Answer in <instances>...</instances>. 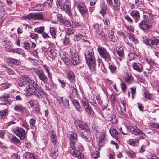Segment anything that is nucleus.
Masks as SVG:
<instances>
[{"label":"nucleus","instance_id":"1","mask_svg":"<svg viewBox=\"0 0 159 159\" xmlns=\"http://www.w3.org/2000/svg\"><path fill=\"white\" fill-rule=\"evenodd\" d=\"M68 138L70 141V151L74 157L79 159H82L83 156L81 153L77 150L76 143L78 141L77 135L75 132H70L67 134Z\"/></svg>","mask_w":159,"mask_h":159},{"label":"nucleus","instance_id":"2","mask_svg":"<svg viewBox=\"0 0 159 159\" xmlns=\"http://www.w3.org/2000/svg\"><path fill=\"white\" fill-rule=\"evenodd\" d=\"M86 62L89 69L91 71H94L95 69V60L94 53L92 49H87L84 52Z\"/></svg>","mask_w":159,"mask_h":159},{"label":"nucleus","instance_id":"3","mask_svg":"<svg viewBox=\"0 0 159 159\" xmlns=\"http://www.w3.org/2000/svg\"><path fill=\"white\" fill-rule=\"evenodd\" d=\"M51 142L53 143L54 147L52 148L51 150L52 156L54 159L55 157H57L58 155V151L57 147V136L55 134L52 133L51 134Z\"/></svg>","mask_w":159,"mask_h":159},{"label":"nucleus","instance_id":"4","mask_svg":"<svg viewBox=\"0 0 159 159\" xmlns=\"http://www.w3.org/2000/svg\"><path fill=\"white\" fill-rule=\"evenodd\" d=\"M97 51L100 55L106 61H108L111 60V58L110 55L105 48L99 46L97 48Z\"/></svg>","mask_w":159,"mask_h":159},{"label":"nucleus","instance_id":"5","mask_svg":"<svg viewBox=\"0 0 159 159\" xmlns=\"http://www.w3.org/2000/svg\"><path fill=\"white\" fill-rule=\"evenodd\" d=\"M22 18L23 20H24L27 19L44 20L43 16L40 13H30L27 15L23 16Z\"/></svg>","mask_w":159,"mask_h":159},{"label":"nucleus","instance_id":"6","mask_svg":"<svg viewBox=\"0 0 159 159\" xmlns=\"http://www.w3.org/2000/svg\"><path fill=\"white\" fill-rule=\"evenodd\" d=\"M75 124L77 128L78 127L81 130L87 131V134L90 133L89 129L86 123L83 122L80 120H75Z\"/></svg>","mask_w":159,"mask_h":159},{"label":"nucleus","instance_id":"7","mask_svg":"<svg viewBox=\"0 0 159 159\" xmlns=\"http://www.w3.org/2000/svg\"><path fill=\"white\" fill-rule=\"evenodd\" d=\"M70 52L72 64L74 65H77L80 62L79 57L78 54L76 52V51L73 48L70 49Z\"/></svg>","mask_w":159,"mask_h":159},{"label":"nucleus","instance_id":"8","mask_svg":"<svg viewBox=\"0 0 159 159\" xmlns=\"http://www.w3.org/2000/svg\"><path fill=\"white\" fill-rule=\"evenodd\" d=\"M14 133L21 140L24 139L26 136V133L22 128L17 127L14 131Z\"/></svg>","mask_w":159,"mask_h":159},{"label":"nucleus","instance_id":"9","mask_svg":"<svg viewBox=\"0 0 159 159\" xmlns=\"http://www.w3.org/2000/svg\"><path fill=\"white\" fill-rule=\"evenodd\" d=\"M152 24L151 21H142L139 24V26L143 30L146 31L150 29L152 27Z\"/></svg>","mask_w":159,"mask_h":159},{"label":"nucleus","instance_id":"10","mask_svg":"<svg viewBox=\"0 0 159 159\" xmlns=\"http://www.w3.org/2000/svg\"><path fill=\"white\" fill-rule=\"evenodd\" d=\"M30 79L27 76L22 75L18 82V84L20 87L24 86L26 87L28 84H30Z\"/></svg>","mask_w":159,"mask_h":159},{"label":"nucleus","instance_id":"11","mask_svg":"<svg viewBox=\"0 0 159 159\" xmlns=\"http://www.w3.org/2000/svg\"><path fill=\"white\" fill-rule=\"evenodd\" d=\"M75 5L79 11L82 15H85L88 12V9L83 2H75Z\"/></svg>","mask_w":159,"mask_h":159},{"label":"nucleus","instance_id":"12","mask_svg":"<svg viewBox=\"0 0 159 159\" xmlns=\"http://www.w3.org/2000/svg\"><path fill=\"white\" fill-rule=\"evenodd\" d=\"M132 133L135 135H140L139 138L143 139L145 136L144 133L143 132L136 126L132 127L131 129Z\"/></svg>","mask_w":159,"mask_h":159},{"label":"nucleus","instance_id":"13","mask_svg":"<svg viewBox=\"0 0 159 159\" xmlns=\"http://www.w3.org/2000/svg\"><path fill=\"white\" fill-rule=\"evenodd\" d=\"M39 78L44 83H46L48 79L44 72L41 70H36L35 71Z\"/></svg>","mask_w":159,"mask_h":159},{"label":"nucleus","instance_id":"14","mask_svg":"<svg viewBox=\"0 0 159 159\" xmlns=\"http://www.w3.org/2000/svg\"><path fill=\"white\" fill-rule=\"evenodd\" d=\"M107 3L114 10L119 9L120 7V0H111Z\"/></svg>","mask_w":159,"mask_h":159},{"label":"nucleus","instance_id":"15","mask_svg":"<svg viewBox=\"0 0 159 159\" xmlns=\"http://www.w3.org/2000/svg\"><path fill=\"white\" fill-rule=\"evenodd\" d=\"M27 86H26V88L24 89L25 92V95L26 96H30L33 95L34 91L36 89L33 86H31V84H28Z\"/></svg>","mask_w":159,"mask_h":159},{"label":"nucleus","instance_id":"16","mask_svg":"<svg viewBox=\"0 0 159 159\" xmlns=\"http://www.w3.org/2000/svg\"><path fill=\"white\" fill-rule=\"evenodd\" d=\"M130 15L136 23H137L139 21L140 16L139 12L137 10H132L130 12Z\"/></svg>","mask_w":159,"mask_h":159},{"label":"nucleus","instance_id":"17","mask_svg":"<svg viewBox=\"0 0 159 159\" xmlns=\"http://www.w3.org/2000/svg\"><path fill=\"white\" fill-rule=\"evenodd\" d=\"M116 52L119 56L118 57L117 59L119 60L120 61H121L122 59L124 58V50L123 48H119L116 47Z\"/></svg>","mask_w":159,"mask_h":159},{"label":"nucleus","instance_id":"18","mask_svg":"<svg viewBox=\"0 0 159 159\" xmlns=\"http://www.w3.org/2000/svg\"><path fill=\"white\" fill-rule=\"evenodd\" d=\"M9 96L6 93L4 94L2 96L0 97V99L1 101L4 102L2 103L6 105H10L11 102V101L9 99Z\"/></svg>","mask_w":159,"mask_h":159},{"label":"nucleus","instance_id":"19","mask_svg":"<svg viewBox=\"0 0 159 159\" xmlns=\"http://www.w3.org/2000/svg\"><path fill=\"white\" fill-rule=\"evenodd\" d=\"M62 8L67 13L70 18H72V16L70 12V5L69 3L66 2L64 3Z\"/></svg>","mask_w":159,"mask_h":159},{"label":"nucleus","instance_id":"20","mask_svg":"<svg viewBox=\"0 0 159 159\" xmlns=\"http://www.w3.org/2000/svg\"><path fill=\"white\" fill-rule=\"evenodd\" d=\"M145 43L149 45L153 44L159 45V40L156 37H153L149 40L147 39Z\"/></svg>","mask_w":159,"mask_h":159},{"label":"nucleus","instance_id":"21","mask_svg":"<svg viewBox=\"0 0 159 159\" xmlns=\"http://www.w3.org/2000/svg\"><path fill=\"white\" fill-rule=\"evenodd\" d=\"M125 80L128 84H132L134 81V79L130 73H127L125 78Z\"/></svg>","mask_w":159,"mask_h":159},{"label":"nucleus","instance_id":"22","mask_svg":"<svg viewBox=\"0 0 159 159\" xmlns=\"http://www.w3.org/2000/svg\"><path fill=\"white\" fill-rule=\"evenodd\" d=\"M67 76V78L71 83H73L75 81V75L73 72L70 71H68L66 73Z\"/></svg>","mask_w":159,"mask_h":159},{"label":"nucleus","instance_id":"23","mask_svg":"<svg viewBox=\"0 0 159 159\" xmlns=\"http://www.w3.org/2000/svg\"><path fill=\"white\" fill-rule=\"evenodd\" d=\"M139 141L137 138L131 139L128 141V143L133 146H136L139 145Z\"/></svg>","mask_w":159,"mask_h":159},{"label":"nucleus","instance_id":"24","mask_svg":"<svg viewBox=\"0 0 159 159\" xmlns=\"http://www.w3.org/2000/svg\"><path fill=\"white\" fill-rule=\"evenodd\" d=\"M44 8V5L41 4L36 5L33 7L34 10L37 11H41L43 10Z\"/></svg>","mask_w":159,"mask_h":159},{"label":"nucleus","instance_id":"25","mask_svg":"<svg viewBox=\"0 0 159 159\" xmlns=\"http://www.w3.org/2000/svg\"><path fill=\"white\" fill-rule=\"evenodd\" d=\"M81 102L82 105L84 109L90 106L89 105L88 100L86 98L84 97H83L81 99Z\"/></svg>","mask_w":159,"mask_h":159},{"label":"nucleus","instance_id":"26","mask_svg":"<svg viewBox=\"0 0 159 159\" xmlns=\"http://www.w3.org/2000/svg\"><path fill=\"white\" fill-rule=\"evenodd\" d=\"M73 103L75 107L76 110L79 111H81L82 109L80 106V105L78 101L76 100H74L73 101Z\"/></svg>","mask_w":159,"mask_h":159},{"label":"nucleus","instance_id":"27","mask_svg":"<svg viewBox=\"0 0 159 159\" xmlns=\"http://www.w3.org/2000/svg\"><path fill=\"white\" fill-rule=\"evenodd\" d=\"M133 67L134 69L139 72L142 71V69L143 68L141 65H139V66H138L135 63H134L133 64Z\"/></svg>","mask_w":159,"mask_h":159},{"label":"nucleus","instance_id":"28","mask_svg":"<svg viewBox=\"0 0 159 159\" xmlns=\"http://www.w3.org/2000/svg\"><path fill=\"white\" fill-rule=\"evenodd\" d=\"M11 141L15 144L20 145L22 143V142L15 136H14L11 139Z\"/></svg>","mask_w":159,"mask_h":159},{"label":"nucleus","instance_id":"29","mask_svg":"<svg viewBox=\"0 0 159 159\" xmlns=\"http://www.w3.org/2000/svg\"><path fill=\"white\" fill-rule=\"evenodd\" d=\"M126 153L128 157L131 158H134L136 157L135 153L132 150H126Z\"/></svg>","mask_w":159,"mask_h":159},{"label":"nucleus","instance_id":"30","mask_svg":"<svg viewBox=\"0 0 159 159\" xmlns=\"http://www.w3.org/2000/svg\"><path fill=\"white\" fill-rule=\"evenodd\" d=\"M36 120L35 119L32 118L29 121V124L30 127L32 129H34L36 128L35 126Z\"/></svg>","mask_w":159,"mask_h":159},{"label":"nucleus","instance_id":"31","mask_svg":"<svg viewBox=\"0 0 159 159\" xmlns=\"http://www.w3.org/2000/svg\"><path fill=\"white\" fill-rule=\"evenodd\" d=\"M47 53L49 56L52 59L56 57V54L52 49H51Z\"/></svg>","mask_w":159,"mask_h":159},{"label":"nucleus","instance_id":"32","mask_svg":"<svg viewBox=\"0 0 159 159\" xmlns=\"http://www.w3.org/2000/svg\"><path fill=\"white\" fill-rule=\"evenodd\" d=\"M110 132L111 136L113 137H116L118 135V132L117 131L115 128H111L110 129Z\"/></svg>","mask_w":159,"mask_h":159},{"label":"nucleus","instance_id":"33","mask_svg":"<svg viewBox=\"0 0 159 159\" xmlns=\"http://www.w3.org/2000/svg\"><path fill=\"white\" fill-rule=\"evenodd\" d=\"M57 17L58 22L60 23L64 24L65 22V19L62 16L61 14H57Z\"/></svg>","mask_w":159,"mask_h":159},{"label":"nucleus","instance_id":"34","mask_svg":"<svg viewBox=\"0 0 159 159\" xmlns=\"http://www.w3.org/2000/svg\"><path fill=\"white\" fill-rule=\"evenodd\" d=\"M8 113L7 109H5L0 111V119H3L5 116L7 115Z\"/></svg>","mask_w":159,"mask_h":159},{"label":"nucleus","instance_id":"35","mask_svg":"<svg viewBox=\"0 0 159 159\" xmlns=\"http://www.w3.org/2000/svg\"><path fill=\"white\" fill-rule=\"evenodd\" d=\"M8 63H13L16 65H19L20 62V61L18 60L13 59L11 58H9L7 60Z\"/></svg>","mask_w":159,"mask_h":159},{"label":"nucleus","instance_id":"36","mask_svg":"<svg viewBox=\"0 0 159 159\" xmlns=\"http://www.w3.org/2000/svg\"><path fill=\"white\" fill-rule=\"evenodd\" d=\"M118 129L124 135L127 134L128 132V128L126 126H124L123 129L121 127L120 128Z\"/></svg>","mask_w":159,"mask_h":159},{"label":"nucleus","instance_id":"37","mask_svg":"<svg viewBox=\"0 0 159 159\" xmlns=\"http://www.w3.org/2000/svg\"><path fill=\"white\" fill-rule=\"evenodd\" d=\"M128 36L130 40L133 42L134 43H138V40L135 38L132 34L129 33Z\"/></svg>","mask_w":159,"mask_h":159},{"label":"nucleus","instance_id":"38","mask_svg":"<svg viewBox=\"0 0 159 159\" xmlns=\"http://www.w3.org/2000/svg\"><path fill=\"white\" fill-rule=\"evenodd\" d=\"M84 109L88 114L90 116H92L93 115L94 112L90 106L85 108Z\"/></svg>","mask_w":159,"mask_h":159},{"label":"nucleus","instance_id":"39","mask_svg":"<svg viewBox=\"0 0 159 159\" xmlns=\"http://www.w3.org/2000/svg\"><path fill=\"white\" fill-rule=\"evenodd\" d=\"M120 85L122 90L124 93H125L126 92L127 89V86L126 84L124 82L122 81Z\"/></svg>","mask_w":159,"mask_h":159},{"label":"nucleus","instance_id":"40","mask_svg":"<svg viewBox=\"0 0 159 159\" xmlns=\"http://www.w3.org/2000/svg\"><path fill=\"white\" fill-rule=\"evenodd\" d=\"M75 31V30L71 28H67L66 31V35L69 36V35L73 34Z\"/></svg>","mask_w":159,"mask_h":159},{"label":"nucleus","instance_id":"41","mask_svg":"<svg viewBox=\"0 0 159 159\" xmlns=\"http://www.w3.org/2000/svg\"><path fill=\"white\" fill-rule=\"evenodd\" d=\"M70 25L73 28H79L81 27L80 23L76 21H72V23H70Z\"/></svg>","mask_w":159,"mask_h":159},{"label":"nucleus","instance_id":"42","mask_svg":"<svg viewBox=\"0 0 159 159\" xmlns=\"http://www.w3.org/2000/svg\"><path fill=\"white\" fill-rule=\"evenodd\" d=\"M146 157L148 159H159V158L157 157L155 155L150 153H148Z\"/></svg>","mask_w":159,"mask_h":159},{"label":"nucleus","instance_id":"43","mask_svg":"<svg viewBox=\"0 0 159 159\" xmlns=\"http://www.w3.org/2000/svg\"><path fill=\"white\" fill-rule=\"evenodd\" d=\"M109 64V68L111 72L112 73H114L116 71V68L115 66L111 64Z\"/></svg>","mask_w":159,"mask_h":159},{"label":"nucleus","instance_id":"44","mask_svg":"<svg viewBox=\"0 0 159 159\" xmlns=\"http://www.w3.org/2000/svg\"><path fill=\"white\" fill-rule=\"evenodd\" d=\"M44 27L43 26L35 29V31L39 34L42 33L44 32Z\"/></svg>","mask_w":159,"mask_h":159},{"label":"nucleus","instance_id":"45","mask_svg":"<svg viewBox=\"0 0 159 159\" xmlns=\"http://www.w3.org/2000/svg\"><path fill=\"white\" fill-rule=\"evenodd\" d=\"M24 109V107L21 105H16L14 109L16 111H19L23 110Z\"/></svg>","mask_w":159,"mask_h":159},{"label":"nucleus","instance_id":"46","mask_svg":"<svg viewBox=\"0 0 159 159\" xmlns=\"http://www.w3.org/2000/svg\"><path fill=\"white\" fill-rule=\"evenodd\" d=\"M50 32L52 38L54 39H55L56 38V33L55 31L54 28L53 27L50 28Z\"/></svg>","mask_w":159,"mask_h":159},{"label":"nucleus","instance_id":"47","mask_svg":"<svg viewBox=\"0 0 159 159\" xmlns=\"http://www.w3.org/2000/svg\"><path fill=\"white\" fill-rule=\"evenodd\" d=\"M70 41L69 39V36L66 35L64 39L63 43L65 46H67L69 44Z\"/></svg>","mask_w":159,"mask_h":159},{"label":"nucleus","instance_id":"48","mask_svg":"<svg viewBox=\"0 0 159 159\" xmlns=\"http://www.w3.org/2000/svg\"><path fill=\"white\" fill-rule=\"evenodd\" d=\"M53 2V0H48L46 1L45 4L46 6L48 8H51L52 6V4Z\"/></svg>","mask_w":159,"mask_h":159},{"label":"nucleus","instance_id":"49","mask_svg":"<svg viewBox=\"0 0 159 159\" xmlns=\"http://www.w3.org/2000/svg\"><path fill=\"white\" fill-rule=\"evenodd\" d=\"M33 156V154L29 152H26L25 155V159H29L32 158Z\"/></svg>","mask_w":159,"mask_h":159},{"label":"nucleus","instance_id":"50","mask_svg":"<svg viewBox=\"0 0 159 159\" xmlns=\"http://www.w3.org/2000/svg\"><path fill=\"white\" fill-rule=\"evenodd\" d=\"M33 95H35L39 98H41L42 97V94L39 93V91L36 90V89L34 91Z\"/></svg>","mask_w":159,"mask_h":159},{"label":"nucleus","instance_id":"51","mask_svg":"<svg viewBox=\"0 0 159 159\" xmlns=\"http://www.w3.org/2000/svg\"><path fill=\"white\" fill-rule=\"evenodd\" d=\"M99 156V151H96L94 152L92 154V157L93 158L96 159Z\"/></svg>","mask_w":159,"mask_h":159},{"label":"nucleus","instance_id":"52","mask_svg":"<svg viewBox=\"0 0 159 159\" xmlns=\"http://www.w3.org/2000/svg\"><path fill=\"white\" fill-rule=\"evenodd\" d=\"M102 8L100 11V13L102 15H103L105 14L106 13V7L105 6V5H103L102 6Z\"/></svg>","mask_w":159,"mask_h":159},{"label":"nucleus","instance_id":"53","mask_svg":"<svg viewBox=\"0 0 159 159\" xmlns=\"http://www.w3.org/2000/svg\"><path fill=\"white\" fill-rule=\"evenodd\" d=\"M125 18L129 23H132L133 22V20L128 15H125Z\"/></svg>","mask_w":159,"mask_h":159},{"label":"nucleus","instance_id":"54","mask_svg":"<svg viewBox=\"0 0 159 159\" xmlns=\"http://www.w3.org/2000/svg\"><path fill=\"white\" fill-rule=\"evenodd\" d=\"M136 87H134L130 88L131 92L132 93V97L133 99L134 98L136 93Z\"/></svg>","mask_w":159,"mask_h":159},{"label":"nucleus","instance_id":"55","mask_svg":"<svg viewBox=\"0 0 159 159\" xmlns=\"http://www.w3.org/2000/svg\"><path fill=\"white\" fill-rule=\"evenodd\" d=\"M93 28L95 33H98L100 30H99V27L98 24H94L93 26Z\"/></svg>","mask_w":159,"mask_h":159},{"label":"nucleus","instance_id":"56","mask_svg":"<svg viewBox=\"0 0 159 159\" xmlns=\"http://www.w3.org/2000/svg\"><path fill=\"white\" fill-rule=\"evenodd\" d=\"M85 35V34H81L80 33H79L78 34L76 35L75 36V37L74 38V39H75V41H78L81 39L80 36H84Z\"/></svg>","mask_w":159,"mask_h":159},{"label":"nucleus","instance_id":"57","mask_svg":"<svg viewBox=\"0 0 159 159\" xmlns=\"http://www.w3.org/2000/svg\"><path fill=\"white\" fill-rule=\"evenodd\" d=\"M102 38H105L106 37V35L105 34L103 31L101 30L98 32V33H97Z\"/></svg>","mask_w":159,"mask_h":159},{"label":"nucleus","instance_id":"58","mask_svg":"<svg viewBox=\"0 0 159 159\" xmlns=\"http://www.w3.org/2000/svg\"><path fill=\"white\" fill-rule=\"evenodd\" d=\"M63 105L66 107H69V100L67 99H64V100L63 103Z\"/></svg>","mask_w":159,"mask_h":159},{"label":"nucleus","instance_id":"59","mask_svg":"<svg viewBox=\"0 0 159 159\" xmlns=\"http://www.w3.org/2000/svg\"><path fill=\"white\" fill-rule=\"evenodd\" d=\"M150 126L153 128L159 129V124L157 123H154L153 122H151L150 124Z\"/></svg>","mask_w":159,"mask_h":159},{"label":"nucleus","instance_id":"60","mask_svg":"<svg viewBox=\"0 0 159 159\" xmlns=\"http://www.w3.org/2000/svg\"><path fill=\"white\" fill-rule=\"evenodd\" d=\"M24 48L25 49L28 50L30 48V45L28 42H27V41L25 42L24 43Z\"/></svg>","mask_w":159,"mask_h":159},{"label":"nucleus","instance_id":"61","mask_svg":"<svg viewBox=\"0 0 159 159\" xmlns=\"http://www.w3.org/2000/svg\"><path fill=\"white\" fill-rule=\"evenodd\" d=\"M92 128L94 132H95V133L98 132L99 131V129L98 126H97L96 125H93V126H92Z\"/></svg>","mask_w":159,"mask_h":159},{"label":"nucleus","instance_id":"62","mask_svg":"<svg viewBox=\"0 0 159 159\" xmlns=\"http://www.w3.org/2000/svg\"><path fill=\"white\" fill-rule=\"evenodd\" d=\"M58 80L59 82L61 84V87L63 88L66 85V82L64 81L63 80H61L60 79H58Z\"/></svg>","mask_w":159,"mask_h":159},{"label":"nucleus","instance_id":"63","mask_svg":"<svg viewBox=\"0 0 159 159\" xmlns=\"http://www.w3.org/2000/svg\"><path fill=\"white\" fill-rule=\"evenodd\" d=\"M31 86H33L34 88L36 89V88L37 89L39 90H41V88L40 86V85H39L37 84H30Z\"/></svg>","mask_w":159,"mask_h":159},{"label":"nucleus","instance_id":"64","mask_svg":"<svg viewBox=\"0 0 159 159\" xmlns=\"http://www.w3.org/2000/svg\"><path fill=\"white\" fill-rule=\"evenodd\" d=\"M100 65V67L101 70L104 73H107V70L105 69L104 65L103 63H101Z\"/></svg>","mask_w":159,"mask_h":159}]
</instances>
